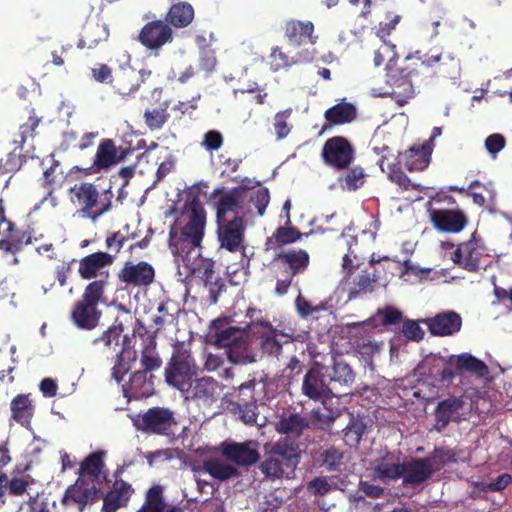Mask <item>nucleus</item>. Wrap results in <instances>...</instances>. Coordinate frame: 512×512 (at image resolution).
<instances>
[{
  "label": "nucleus",
  "instance_id": "nucleus-1",
  "mask_svg": "<svg viewBox=\"0 0 512 512\" xmlns=\"http://www.w3.org/2000/svg\"><path fill=\"white\" fill-rule=\"evenodd\" d=\"M186 210L187 223L179 230L172 226L169 232V247L177 256L187 255L192 249L200 247L204 236L206 212L199 199L193 198Z\"/></svg>",
  "mask_w": 512,
  "mask_h": 512
},
{
  "label": "nucleus",
  "instance_id": "nucleus-2",
  "mask_svg": "<svg viewBox=\"0 0 512 512\" xmlns=\"http://www.w3.org/2000/svg\"><path fill=\"white\" fill-rule=\"evenodd\" d=\"M198 374V366L190 349L177 343L164 369L165 382L181 394Z\"/></svg>",
  "mask_w": 512,
  "mask_h": 512
},
{
  "label": "nucleus",
  "instance_id": "nucleus-3",
  "mask_svg": "<svg viewBox=\"0 0 512 512\" xmlns=\"http://www.w3.org/2000/svg\"><path fill=\"white\" fill-rule=\"evenodd\" d=\"M104 284V281L101 280L89 283L81 299L73 305L71 320L76 327L92 330L98 326L102 316L98 304L104 295Z\"/></svg>",
  "mask_w": 512,
  "mask_h": 512
},
{
  "label": "nucleus",
  "instance_id": "nucleus-4",
  "mask_svg": "<svg viewBox=\"0 0 512 512\" xmlns=\"http://www.w3.org/2000/svg\"><path fill=\"white\" fill-rule=\"evenodd\" d=\"M214 344L218 348L227 349L229 359L238 363L248 354V334L244 329L228 325L226 318H218L212 322Z\"/></svg>",
  "mask_w": 512,
  "mask_h": 512
},
{
  "label": "nucleus",
  "instance_id": "nucleus-5",
  "mask_svg": "<svg viewBox=\"0 0 512 512\" xmlns=\"http://www.w3.org/2000/svg\"><path fill=\"white\" fill-rule=\"evenodd\" d=\"M74 201H76L84 213L96 219L108 212L112 207L113 193L110 189L100 193L93 183L82 182L71 188Z\"/></svg>",
  "mask_w": 512,
  "mask_h": 512
},
{
  "label": "nucleus",
  "instance_id": "nucleus-6",
  "mask_svg": "<svg viewBox=\"0 0 512 512\" xmlns=\"http://www.w3.org/2000/svg\"><path fill=\"white\" fill-rule=\"evenodd\" d=\"M134 427L143 433L169 436L178 425L175 414L169 408L152 407L132 419Z\"/></svg>",
  "mask_w": 512,
  "mask_h": 512
},
{
  "label": "nucleus",
  "instance_id": "nucleus-7",
  "mask_svg": "<svg viewBox=\"0 0 512 512\" xmlns=\"http://www.w3.org/2000/svg\"><path fill=\"white\" fill-rule=\"evenodd\" d=\"M255 379L242 383L233 393L230 394V410L247 425L257 423L259 415L257 398L255 396Z\"/></svg>",
  "mask_w": 512,
  "mask_h": 512
},
{
  "label": "nucleus",
  "instance_id": "nucleus-8",
  "mask_svg": "<svg viewBox=\"0 0 512 512\" xmlns=\"http://www.w3.org/2000/svg\"><path fill=\"white\" fill-rule=\"evenodd\" d=\"M470 408L463 395H449L439 401L434 409V429L442 432L450 423H461L469 418Z\"/></svg>",
  "mask_w": 512,
  "mask_h": 512
},
{
  "label": "nucleus",
  "instance_id": "nucleus-9",
  "mask_svg": "<svg viewBox=\"0 0 512 512\" xmlns=\"http://www.w3.org/2000/svg\"><path fill=\"white\" fill-rule=\"evenodd\" d=\"M321 158L333 170H344L355 160V148L347 138L333 136L323 144Z\"/></svg>",
  "mask_w": 512,
  "mask_h": 512
},
{
  "label": "nucleus",
  "instance_id": "nucleus-10",
  "mask_svg": "<svg viewBox=\"0 0 512 512\" xmlns=\"http://www.w3.org/2000/svg\"><path fill=\"white\" fill-rule=\"evenodd\" d=\"M302 393L312 400H322L326 405L330 396H334V387H331V378L324 371V365L316 364L311 367L303 377Z\"/></svg>",
  "mask_w": 512,
  "mask_h": 512
},
{
  "label": "nucleus",
  "instance_id": "nucleus-11",
  "mask_svg": "<svg viewBox=\"0 0 512 512\" xmlns=\"http://www.w3.org/2000/svg\"><path fill=\"white\" fill-rule=\"evenodd\" d=\"M136 40L147 50L158 53L174 40L173 29L165 20L155 19L144 24Z\"/></svg>",
  "mask_w": 512,
  "mask_h": 512
},
{
  "label": "nucleus",
  "instance_id": "nucleus-12",
  "mask_svg": "<svg viewBox=\"0 0 512 512\" xmlns=\"http://www.w3.org/2000/svg\"><path fill=\"white\" fill-rule=\"evenodd\" d=\"M246 224L243 216H234L231 220L217 222V238L220 248L231 253L245 249Z\"/></svg>",
  "mask_w": 512,
  "mask_h": 512
},
{
  "label": "nucleus",
  "instance_id": "nucleus-13",
  "mask_svg": "<svg viewBox=\"0 0 512 512\" xmlns=\"http://www.w3.org/2000/svg\"><path fill=\"white\" fill-rule=\"evenodd\" d=\"M247 328L254 334L257 335L259 340V348L263 354L272 357H278L282 352L284 343H288L289 340L281 341V338H286L287 335L277 330L273 325L264 320L251 321Z\"/></svg>",
  "mask_w": 512,
  "mask_h": 512
},
{
  "label": "nucleus",
  "instance_id": "nucleus-14",
  "mask_svg": "<svg viewBox=\"0 0 512 512\" xmlns=\"http://www.w3.org/2000/svg\"><path fill=\"white\" fill-rule=\"evenodd\" d=\"M152 75L150 69H141L136 71L132 67L121 68L113 76L111 86L115 93L122 99L128 100L138 92L141 85L144 84Z\"/></svg>",
  "mask_w": 512,
  "mask_h": 512
},
{
  "label": "nucleus",
  "instance_id": "nucleus-15",
  "mask_svg": "<svg viewBox=\"0 0 512 512\" xmlns=\"http://www.w3.org/2000/svg\"><path fill=\"white\" fill-rule=\"evenodd\" d=\"M125 151L117 148L113 139L104 138L100 141L92 164L83 168L84 175H92L107 170L110 167L123 161L125 158ZM77 170H81L75 167Z\"/></svg>",
  "mask_w": 512,
  "mask_h": 512
},
{
  "label": "nucleus",
  "instance_id": "nucleus-16",
  "mask_svg": "<svg viewBox=\"0 0 512 512\" xmlns=\"http://www.w3.org/2000/svg\"><path fill=\"white\" fill-rule=\"evenodd\" d=\"M117 277L128 287L148 288L155 281V269L146 261H126L118 271Z\"/></svg>",
  "mask_w": 512,
  "mask_h": 512
},
{
  "label": "nucleus",
  "instance_id": "nucleus-17",
  "mask_svg": "<svg viewBox=\"0 0 512 512\" xmlns=\"http://www.w3.org/2000/svg\"><path fill=\"white\" fill-rule=\"evenodd\" d=\"M213 197L218 199L215 202L216 207V222L222 220H229L228 213H234L235 216H241L240 213L243 208V202L247 197V191L244 187H235L228 192L223 189H215L212 193Z\"/></svg>",
  "mask_w": 512,
  "mask_h": 512
},
{
  "label": "nucleus",
  "instance_id": "nucleus-18",
  "mask_svg": "<svg viewBox=\"0 0 512 512\" xmlns=\"http://www.w3.org/2000/svg\"><path fill=\"white\" fill-rule=\"evenodd\" d=\"M221 453L225 459L242 467L256 464L260 459L258 443L248 440L245 442H231L221 444Z\"/></svg>",
  "mask_w": 512,
  "mask_h": 512
},
{
  "label": "nucleus",
  "instance_id": "nucleus-19",
  "mask_svg": "<svg viewBox=\"0 0 512 512\" xmlns=\"http://www.w3.org/2000/svg\"><path fill=\"white\" fill-rule=\"evenodd\" d=\"M222 385L212 377L194 378V380L184 389L182 395L185 399H193L204 404L216 402L221 394Z\"/></svg>",
  "mask_w": 512,
  "mask_h": 512
},
{
  "label": "nucleus",
  "instance_id": "nucleus-20",
  "mask_svg": "<svg viewBox=\"0 0 512 512\" xmlns=\"http://www.w3.org/2000/svg\"><path fill=\"white\" fill-rule=\"evenodd\" d=\"M429 215L435 229L446 233H459L468 223L464 212L458 208L430 209Z\"/></svg>",
  "mask_w": 512,
  "mask_h": 512
},
{
  "label": "nucleus",
  "instance_id": "nucleus-21",
  "mask_svg": "<svg viewBox=\"0 0 512 512\" xmlns=\"http://www.w3.org/2000/svg\"><path fill=\"white\" fill-rule=\"evenodd\" d=\"M122 391L128 401L148 398L155 392L154 376L136 370L130 375L129 381L122 385Z\"/></svg>",
  "mask_w": 512,
  "mask_h": 512
},
{
  "label": "nucleus",
  "instance_id": "nucleus-22",
  "mask_svg": "<svg viewBox=\"0 0 512 512\" xmlns=\"http://www.w3.org/2000/svg\"><path fill=\"white\" fill-rule=\"evenodd\" d=\"M434 336H451L460 331L462 318L455 311H444L421 320Z\"/></svg>",
  "mask_w": 512,
  "mask_h": 512
},
{
  "label": "nucleus",
  "instance_id": "nucleus-23",
  "mask_svg": "<svg viewBox=\"0 0 512 512\" xmlns=\"http://www.w3.org/2000/svg\"><path fill=\"white\" fill-rule=\"evenodd\" d=\"M0 236V251L4 254H16L32 242L31 233L17 228L15 223H7Z\"/></svg>",
  "mask_w": 512,
  "mask_h": 512
},
{
  "label": "nucleus",
  "instance_id": "nucleus-24",
  "mask_svg": "<svg viewBox=\"0 0 512 512\" xmlns=\"http://www.w3.org/2000/svg\"><path fill=\"white\" fill-rule=\"evenodd\" d=\"M483 255L482 247L475 239L461 243L452 255V260L469 272H477Z\"/></svg>",
  "mask_w": 512,
  "mask_h": 512
},
{
  "label": "nucleus",
  "instance_id": "nucleus-25",
  "mask_svg": "<svg viewBox=\"0 0 512 512\" xmlns=\"http://www.w3.org/2000/svg\"><path fill=\"white\" fill-rule=\"evenodd\" d=\"M275 430L285 438L297 440L309 428V419L297 412L283 411L275 422Z\"/></svg>",
  "mask_w": 512,
  "mask_h": 512
},
{
  "label": "nucleus",
  "instance_id": "nucleus-26",
  "mask_svg": "<svg viewBox=\"0 0 512 512\" xmlns=\"http://www.w3.org/2000/svg\"><path fill=\"white\" fill-rule=\"evenodd\" d=\"M432 152L430 143L413 145L400 154L399 163L409 171H423L430 163Z\"/></svg>",
  "mask_w": 512,
  "mask_h": 512
},
{
  "label": "nucleus",
  "instance_id": "nucleus-27",
  "mask_svg": "<svg viewBox=\"0 0 512 512\" xmlns=\"http://www.w3.org/2000/svg\"><path fill=\"white\" fill-rule=\"evenodd\" d=\"M402 68L399 75L391 78V92L389 95L399 106H404L415 96L414 86L411 80L413 70Z\"/></svg>",
  "mask_w": 512,
  "mask_h": 512
},
{
  "label": "nucleus",
  "instance_id": "nucleus-28",
  "mask_svg": "<svg viewBox=\"0 0 512 512\" xmlns=\"http://www.w3.org/2000/svg\"><path fill=\"white\" fill-rule=\"evenodd\" d=\"M134 492L131 484L124 480L116 481L113 488L103 498L102 512H116L126 507Z\"/></svg>",
  "mask_w": 512,
  "mask_h": 512
},
{
  "label": "nucleus",
  "instance_id": "nucleus-29",
  "mask_svg": "<svg viewBox=\"0 0 512 512\" xmlns=\"http://www.w3.org/2000/svg\"><path fill=\"white\" fill-rule=\"evenodd\" d=\"M115 255L108 252H95L83 257L79 262V275L86 280L95 278L99 271L114 263Z\"/></svg>",
  "mask_w": 512,
  "mask_h": 512
},
{
  "label": "nucleus",
  "instance_id": "nucleus-30",
  "mask_svg": "<svg viewBox=\"0 0 512 512\" xmlns=\"http://www.w3.org/2000/svg\"><path fill=\"white\" fill-rule=\"evenodd\" d=\"M447 363L450 366H454V369L459 374L468 372L479 378H483L489 373L488 366L470 353L451 355Z\"/></svg>",
  "mask_w": 512,
  "mask_h": 512
},
{
  "label": "nucleus",
  "instance_id": "nucleus-31",
  "mask_svg": "<svg viewBox=\"0 0 512 512\" xmlns=\"http://www.w3.org/2000/svg\"><path fill=\"white\" fill-rule=\"evenodd\" d=\"M428 460L423 458H412L411 460L403 463V484L410 486H417L432 476V469H430Z\"/></svg>",
  "mask_w": 512,
  "mask_h": 512
},
{
  "label": "nucleus",
  "instance_id": "nucleus-32",
  "mask_svg": "<svg viewBox=\"0 0 512 512\" xmlns=\"http://www.w3.org/2000/svg\"><path fill=\"white\" fill-rule=\"evenodd\" d=\"M270 452L286 466V469L294 470L300 461L301 450L295 439L284 438L277 441Z\"/></svg>",
  "mask_w": 512,
  "mask_h": 512
},
{
  "label": "nucleus",
  "instance_id": "nucleus-33",
  "mask_svg": "<svg viewBox=\"0 0 512 512\" xmlns=\"http://www.w3.org/2000/svg\"><path fill=\"white\" fill-rule=\"evenodd\" d=\"M284 30L285 37L291 45L315 43V39H313L314 25L310 21L289 20L286 22Z\"/></svg>",
  "mask_w": 512,
  "mask_h": 512
},
{
  "label": "nucleus",
  "instance_id": "nucleus-34",
  "mask_svg": "<svg viewBox=\"0 0 512 512\" xmlns=\"http://www.w3.org/2000/svg\"><path fill=\"white\" fill-rule=\"evenodd\" d=\"M195 11L188 2H177L168 9L165 22L171 27L182 29L188 27L194 20Z\"/></svg>",
  "mask_w": 512,
  "mask_h": 512
},
{
  "label": "nucleus",
  "instance_id": "nucleus-35",
  "mask_svg": "<svg viewBox=\"0 0 512 512\" xmlns=\"http://www.w3.org/2000/svg\"><path fill=\"white\" fill-rule=\"evenodd\" d=\"M11 418L21 426L28 428L31 425L35 412V406L30 399V394H18L11 403Z\"/></svg>",
  "mask_w": 512,
  "mask_h": 512
},
{
  "label": "nucleus",
  "instance_id": "nucleus-36",
  "mask_svg": "<svg viewBox=\"0 0 512 512\" xmlns=\"http://www.w3.org/2000/svg\"><path fill=\"white\" fill-rule=\"evenodd\" d=\"M276 260L284 267L288 268L287 274L292 276L303 273L309 265V254L303 250H290L281 252L277 255Z\"/></svg>",
  "mask_w": 512,
  "mask_h": 512
},
{
  "label": "nucleus",
  "instance_id": "nucleus-37",
  "mask_svg": "<svg viewBox=\"0 0 512 512\" xmlns=\"http://www.w3.org/2000/svg\"><path fill=\"white\" fill-rule=\"evenodd\" d=\"M403 463L399 462V457L392 453H387L381 457L375 464V477L381 481L396 480L403 475Z\"/></svg>",
  "mask_w": 512,
  "mask_h": 512
},
{
  "label": "nucleus",
  "instance_id": "nucleus-38",
  "mask_svg": "<svg viewBox=\"0 0 512 512\" xmlns=\"http://www.w3.org/2000/svg\"><path fill=\"white\" fill-rule=\"evenodd\" d=\"M356 116L357 110L352 103L340 102L325 111L324 117L328 125H324L323 130H326L330 126L350 123Z\"/></svg>",
  "mask_w": 512,
  "mask_h": 512
},
{
  "label": "nucleus",
  "instance_id": "nucleus-39",
  "mask_svg": "<svg viewBox=\"0 0 512 512\" xmlns=\"http://www.w3.org/2000/svg\"><path fill=\"white\" fill-rule=\"evenodd\" d=\"M324 371L331 378V387H334V389L337 385L350 387L355 380L353 370L343 360L334 358L333 365L331 367L324 366Z\"/></svg>",
  "mask_w": 512,
  "mask_h": 512
},
{
  "label": "nucleus",
  "instance_id": "nucleus-40",
  "mask_svg": "<svg viewBox=\"0 0 512 512\" xmlns=\"http://www.w3.org/2000/svg\"><path fill=\"white\" fill-rule=\"evenodd\" d=\"M203 471L214 479L226 481L239 476V470L218 458H211L203 462Z\"/></svg>",
  "mask_w": 512,
  "mask_h": 512
},
{
  "label": "nucleus",
  "instance_id": "nucleus-41",
  "mask_svg": "<svg viewBox=\"0 0 512 512\" xmlns=\"http://www.w3.org/2000/svg\"><path fill=\"white\" fill-rule=\"evenodd\" d=\"M106 456V452L103 450H98L90 453L84 460L80 463L79 467V475L80 476H90L94 479H98L102 473V469L105 466L104 458Z\"/></svg>",
  "mask_w": 512,
  "mask_h": 512
},
{
  "label": "nucleus",
  "instance_id": "nucleus-42",
  "mask_svg": "<svg viewBox=\"0 0 512 512\" xmlns=\"http://www.w3.org/2000/svg\"><path fill=\"white\" fill-rule=\"evenodd\" d=\"M344 170L345 171L340 174L337 179L342 189L356 191L364 185L366 174L361 166H349Z\"/></svg>",
  "mask_w": 512,
  "mask_h": 512
},
{
  "label": "nucleus",
  "instance_id": "nucleus-43",
  "mask_svg": "<svg viewBox=\"0 0 512 512\" xmlns=\"http://www.w3.org/2000/svg\"><path fill=\"white\" fill-rule=\"evenodd\" d=\"M165 503L161 486L151 487L145 497V502L137 512H163ZM166 512H182L180 508L173 507Z\"/></svg>",
  "mask_w": 512,
  "mask_h": 512
},
{
  "label": "nucleus",
  "instance_id": "nucleus-44",
  "mask_svg": "<svg viewBox=\"0 0 512 512\" xmlns=\"http://www.w3.org/2000/svg\"><path fill=\"white\" fill-rule=\"evenodd\" d=\"M385 160L386 157H382L379 163L383 172H386L384 167ZM387 175L391 182L397 184L403 190L423 191L425 189L421 184L412 182L409 177L395 165H388Z\"/></svg>",
  "mask_w": 512,
  "mask_h": 512
},
{
  "label": "nucleus",
  "instance_id": "nucleus-45",
  "mask_svg": "<svg viewBox=\"0 0 512 512\" xmlns=\"http://www.w3.org/2000/svg\"><path fill=\"white\" fill-rule=\"evenodd\" d=\"M136 359L137 353L135 350L125 346L122 348L121 352L117 355V361L112 368V376L118 383H120L125 374L131 370L132 364L135 363Z\"/></svg>",
  "mask_w": 512,
  "mask_h": 512
},
{
  "label": "nucleus",
  "instance_id": "nucleus-46",
  "mask_svg": "<svg viewBox=\"0 0 512 512\" xmlns=\"http://www.w3.org/2000/svg\"><path fill=\"white\" fill-rule=\"evenodd\" d=\"M161 366L162 359L156 350V342L152 340L141 351L139 370L152 374V372L158 370Z\"/></svg>",
  "mask_w": 512,
  "mask_h": 512
},
{
  "label": "nucleus",
  "instance_id": "nucleus-47",
  "mask_svg": "<svg viewBox=\"0 0 512 512\" xmlns=\"http://www.w3.org/2000/svg\"><path fill=\"white\" fill-rule=\"evenodd\" d=\"M303 234L295 227H286L280 226L278 227L273 235L268 238L267 245H270L271 248L281 247L286 244H292L302 238Z\"/></svg>",
  "mask_w": 512,
  "mask_h": 512
},
{
  "label": "nucleus",
  "instance_id": "nucleus-48",
  "mask_svg": "<svg viewBox=\"0 0 512 512\" xmlns=\"http://www.w3.org/2000/svg\"><path fill=\"white\" fill-rule=\"evenodd\" d=\"M376 262L377 261L372 258L370 261V268L373 270L370 271V269H365L354 278L353 287L351 288L350 294L366 292L370 289L372 283H375L379 280L380 277L376 274V269L374 268V264Z\"/></svg>",
  "mask_w": 512,
  "mask_h": 512
},
{
  "label": "nucleus",
  "instance_id": "nucleus-49",
  "mask_svg": "<svg viewBox=\"0 0 512 512\" xmlns=\"http://www.w3.org/2000/svg\"><path fill=\"white\" fill-rule=\"evenodd\" d=\"M41 122V118L37 117L34 110H32V114L28 117L27 121L20 125L19 133L17 137L13 140L16 145V149H22L23 145L28 139H33L36 136V129Z\"/></svg>",
  "mask_w": 512,
  "mask_h": 512
},
{
  "label": "nucleus",
  "instance_id": "nucleus-50",
  "mask_svg": "<svg viewBox=\"0 0 512 512\" xmlns=\"http://www.w3.org/2000/svg\"><path fill=\"white\" fill-rule=\"evenodd\" d=\"M259 469L265 478L276 480L283 477L286 466L270 452L260 463Z\"/></svg>",
  "mask_w": 512,
  "mask_h": 512
},
{
  "label": "nucleus",
  "instance_id": "nucleus-51",
  "mask_svg": "<svg viewBox=\"0 0 512 512\" xmlns=\"http://www.w3.org/2000/svg\"><path fill=\"white\" fill-rule=\"evenodd\" d=\"M168 106L163 103L159 107L146 109L144 112V121L152 131L161 129L168 121L170 115L167 112Z\"/></svg>",
  "mask_w": 512,
  "mask_h": 512
},
{
  "label": "nucleus",
  "instance_id": "nucleus-52",
  "mask_svg": "<svg viewBox=\"0 0 512 512\" xmlns=\"http://www.w3.org/2000/svg\"><path fill=\"white\" fill-rule=\"evenodd\" d=\"M366 428L367 426L363 419H361L359 416L355 417L351 414L350 421L344 429V439L346 443L351 446L358 445L362 440V436L365 433Z\"/></svg>",
  "mask_w": 512,
  "mask_h": 512
},
{
  "label": "nucleus",
  "instance_id": "nucleus-53",
  "mask_svg": "<svg viewBox=\"0 0 512 512\" xmlns=\"http://www.w3.org/2000/svg\"><path fill=\"white\" fill-rule=\"evenodd\" d=\"M460 72V62L456 57L450 54H442L438 62L434 74L444 78H456Z\"/></svg>",
  "mask_w": 512,
  "mask_h": 512
},
{
  "label": "nucleus",
  "instance_id": "nucleus-54",
  "mask_svg": "<svg viewBox=\"0 0 512 512\" xmlns=\"http://www.w3.org/2000/svg\"><path fill=\"white\" fill-rule=\"evenodd\" d=\"M135 234H129V225H125L121 230L111 233L105 240L107 249L112 252L111 255H117L125 243L134 239Z\"/></svg>",
  "mask_w": 512,
  "mask_h": 512
},
{
  "label": "nucleus",
  "instance_id": "nucleus-55",
  "mask_svg": "<svg viewBox=\"0 0 512 512\" xmlns=\"http://www.w3.org/2000/svg\"><path fill=\"white\" fill-rule=\"evenodd\" d=\"M61 503L64 506L78 505L80 511H83L88 503V490H82L76 485H70L67 487Z\"/></svg>",
  "mask_w": 512,
  "mask_h": 512
},
{
  "label": "nucleus",
  "instance_id": "nucleus-56",
  "mask_svg": "<svg viewBox=\"0 0 512 512\" xmlns=\"http://www.w3.org/2000/svg\"><path fill=\"white\" fill-rule=\"evenodd\" d=\"M32 483L33 480L29 475L12 478L7 476V493L14 497H21L27 493V490Z\"/></svg>",
  "mask_w": 512,
  "mask_h": 512
},
{
  "label": "nucleus",
  "instance_id": "nucleus-57",
  "mask_svg": "<svg viewBox=\"0 0 512 512\" xmlns=\"http://www.w3.org/2000/svg\"><path fill=\"white\" fill-rule=\"evenodd\" d=\"M452 457L453 456L449 451H446L442 448H435L428 457L423 459L428 460L427 463L430 469H432L433 475L435 472H438L444 468L452 460Z\"/></svg>",
  "mask_w": 512,
  "mask_h": 512
},
{
  "label": "nucleus",
  "instance_id": "nucleus-58",
  "mask_svg": "<svg viewBox=\"0 0 512 512\" xmlns=\"http://www.w3.org/2000/svg\"><path fill=\"white\" fill-rule=\"evenodd\" d=\"M295 305L299 316L304 319L312 316L314 313H319L328 309L327 303L321 302L317 305H312L310 301L301 295H298L296 298Z\"/></svg>",
  "mask_w": 512,
  "mask_h": 512
},
{
  "label": "nucleus",
  "instance_id": "nucleus-59",
  "mask_svg": "<svg viewBox=\"0 0 512 512\" xmlns=\"http://www.w3.org/2000/svg\"><path fill=\"white\" fill-rule=\"evenodd\" d=\"M124 332L123 322L116 318L112 326H110L99 338L95 340V343L102 342L105 346L119 343V339Z\"/></svg>",
  "mask_w": 512,
  "mask_h": 512
},
{
  "label": "nucleus",
  "instance_id": "nucleus-60",
  "mask_svg": "<svg viewBox=\"0 0 512 512\" xmlns=\"http://www.w3.org/2000/svg\"><path fill=\"white\" fill-rule=\"evenodd\" d=\"M396 46L389 42L383 41V43L379 46L378 49L374 52V65L379 67L383 65L386 61L392 62L396 58Z\"/></svg>",
  "mask_w": 512,
  "mask_h": 512
},
{
  "label": "nucleus",
  "instance_id": "nucleus-61",
  "mask_svg": "<svg viewBox=\"0 0 512 512\" xmlns=\"http://www.w3.org/2000/svg\"><path fill=\"white\" fill-rule=\"evenodd\" d=\"M249 201L254 205L258 215L263 216L270 201L269 190L266 187H260L251 193Z\"/></svg>",
  "mask_w": 512,
  "mask_h": 512
},
{
  "label": "nucleus",
  "instance_id": "nucleus-62",
  "mask_svg": "<svg viewBox=\"0 0 512 512\" xmlns=\"http://www.w3.org/2000/svg\"><path fill=\"white\" fill-rule=\"evenodd\" d=\"M291 112L292 110L289 108L275 114L274 129L279 140L284 139L290 133V127L287 119L290 117Z\"/></svg>",
  "mask_w": 512,
  "mask_h": 512
},
{
  "label": "nucleus",
  "instance_id": "nucleus-63",
  "mask_svg": "<svg viewBox=\"0 0 512 512\" xmlns=\"http://www.w3.org/2000/svg\"><path fill=\"white\" fill-rule=\"evenodd\" d=\"M332 489L327 478L324 476L315 477L307 483L306 490L310 495L324 496Z\"/></svg>",
  "mask_w": 512,
  "mask_h": 512
},
{
  "label": "nucleus",
  "instance_id": "nucleus-64",
  "mask_svg": "<svg viewBox=\"0 0 512 512\" xmlns=\"http://www.w3.org/2000/svg\"><path fill=\"white\" fill-rule=\"evenodd\" d=\"M85 35H91V40H94V47L99 43L107 41L109 37V31L104 24L94 23L89 24L83 30Z\"/></svg>",
  "mask_w": 512,
  "mask_h": 512
}]
</instances>
